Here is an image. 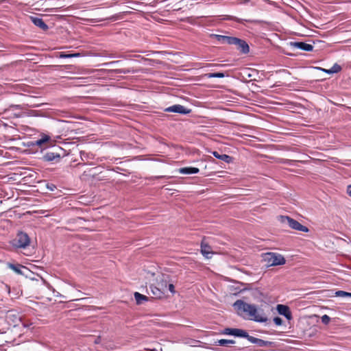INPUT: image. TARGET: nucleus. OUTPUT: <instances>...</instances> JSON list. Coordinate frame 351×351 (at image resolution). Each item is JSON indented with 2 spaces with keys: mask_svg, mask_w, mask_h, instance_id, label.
<instances>
[{
  "mask_svg": "<svg viewBox=\"0 0 351 351\" xmlns=\"http://www.w3.org/2000/svg\"><path fill=\"white\" fill-rule=\"evenodd\" d=\"M29 19L36 26L38 27L41 29L47 30L48 29L47 25L44 22V21L41 18L36 16H30Z\"/></svg>",
  "mask_w": 351,
  "mask_h": 351,
  "instance_id": "9b49d317",
  "label": "nucleus"
},
{
  "mask_svg": "<svg viewBox=\"0 0 351 351\" xmlns=\"http://www.w3.org/2000/svg\"><path fill=\"white\" fill-rule=\"evenodd\" d=\"M168 289L171 293H175L174 285L173 284H169Z\"/></svg>",
  "mask_w": 351,
  "mask_h": 351,
  "instance_id": "cd10ccee",
  "label": "nucleus"
},
{
  "mask_svg": "<svg viewBox=\"0 0 351 351\" xmlns=\"http://www.w3.org/2000/svg\"><path fill=\"white\" fill-rule=\"evenodd\" d=\"M234 45L237 46L238 49H239L241 52L244 53H247L249 52V46L247 44V43L243 40L240 39V42L236 43Z\"/></svg>",
  "mask_w": 351,
  "mask_h": 351,
  "instance_id": "dca6fc26",
  "label": "nucleus"
},
{
  "mask_svg": "<svg viewBox=\"0 0 351 351\" xmlns=\"http://www.w3.org/2000/svg\"><path fill=\"white\" fill-rule=\"evenodd\" d=\"M216 38H217V40L219 41L221 43L223 44H228V45H235L236 43H239L240 39L235 38V37H231V36H221V35H215Z\"/></svg>",
  "mask_w": 351,
  "mask_h": 351,
  "instance_id": "0eeeda50",
  "label": "nucleus"
},
{
  "mask_svg": "<svg viewBox=\"0 0 351 351\" xmlns=\"http://www.w3.org/2000/svg\"><path fill=\"white\" fill-rule=\"evenodd\" d=\"M134 298L137 304H141L143 301L147 300V296L139 293L138 292L134 293Z\"/></svg>",
  "mask_w": 351,
  "mask_h": 351,
  "instance_id": "a211bd4d",
  "label": "nucleus"
},
{
  "mask_svg": "<svg viewBox=\"0 0 351 351\" xmlns=\"http://www.w3.org/2000/svg\"><path fill=\"white\" fill-rule=\"evenodd\" d=\"M336 296L339 297H346L348 295V292H346L343 291H338L335 293Z\"/></svg>",
  "mask_w": 351,
  "mask_h": 351,
  "instance_id": "393cba45",
  "label": "nucleus"
},
{
  "mask_svg": "<svg viewBox=\"0 0 351 351\" xmlns=\"http://www.w3.org/2000/svg\"><path fill=\"white\" fill-rule=\"evenodd\" d=\"M81 56L80 53H60L59 55V58H77Z\"/></svg>",
  "mask_w": 351,
  "mask_h": 351,
  "instance_id": "6ab92c4d",
  "label": "nucleus"
},
{
  "mask_svg": "<svg viewBox=\"0 0 351 351\" xmlns=\"http://www.w3.org/2000/svg\"><path fill=\"white\" fill-rule=\"evenodd\" d=\"M231 19H234V20H235V21H240V19H237V18H235V17H231Z\"/></svg>",
  "mask_w": 351,
  "mask_h": 351,
  "instance_id": "72a5a7b5",
  "label": "nucleus"
},
{
  "mask_svg": "<svg viewBox=\"0 0 351 351\" xmlns=\"http://www.w3.org/2000/svg\"><path fill=\"white\" fill-rule=\"evenodd\" d=\"M2 114V113L0 112V116Z\"/></svg>",
  "mask_w": 351,
  "mask_h": 351,
  "instance_id": "58836bf2",
  "label": "nucleus"
},
{
  "mask_svg": "<svg viewBox=\"0 0 351 351\" xmlns=\"http://www.w3.org/2000/svg\"><path fill=\"white\" fill-rule=\"evenodd\" d=\"M116 62H110V63H107L106 64H114V63H116Z\"/></svg>",
  "mask_w": 351,
  "mask_h": 351,
  "instance_id": "f704fd0d",
  "label": "nucleus"
},
{
  "mask_svg": "<svg viewBox=\"0 0 351 351\" xmlns=\"http://www.w3.org/2000/svg\"><path fill=\"white\" fill-rule=\"evenodd\" d=\"M341 70V66L337 63L334 64L333 66L330 68V72H332L333 73H337L339 72Z\"/></svg>",
  "mask_w": 351,
  "mask_h": 351,
  "instance_id": "5701e85b",
  "label": "nucleus"
},
{
  "mask_svg": "<svg viewBox=\"0 0 351 351\" xmlns=\"http://www.w3.org/2000/svg\"><path fill=\"white\" fill-rule=\"evenodd\" d=\"M347 193L351 197V184L348 186Z\"/></svg>",
  "mask_w": 351,
  "mask_h": 351,
  "instance_id": "c756f323",
  "label": "nucleus"
},
{
  "mask_svg": "<svg viewBox=\"0 0 351 351\" xmlns=\"http://www.w3.org/2000/svg\"><path fill=\"white\" fill-rule=\"evenodd\" d=\"M212 154L217 159L223 160L226 163H230L232 161V158L231 156L227 154H220L219 152L214 151L212 152Z\"/></svg>",
  "mask_w": 351,
  "mask_h": 351,
  "instance_id": "4468645a",
  "label": "nucleus"
},
{
  "mask_svg": "<svg viewBox=\"0 0 351 351\" xmlns=\"http://www.w3.org/2000/svg\"><path fill=\"white\" fill-rule=\"evenodd\" d=\"M130 71L128 70H120L119 73H129Z\"/></svg>",
  "mask_w": 351,
  "mask_h": 351,
  "instance_id": "2f4dec72",
  "label": "nucleus"
},
{
  "mask_svg": "<svg viewBox=\"0 0 351 351\" xmlns=\"http://www.w3.org/2000/svg\"><path fill=\"white\" fill-rule=\"evenodd\" d=\"M291 45L305 51H311L313 49V46L312 45L303 42L291 43Z\"/></svg>",
  "mask_w": 351,
  "mask_h": 351,
  "instance_id": "9d476101",
  "label": "nucleus"
},
{
  "mask_svg": "<svg viewBox=\"0 0 351 351\" xmlns=\"http://www.w3.org/2000/svg\"><path fill=\"white\" fill-rule=\"evenodd\" d=\"M11 243L15 248H25L29 245L30 239L27 234L19 232Z\"/></svg>",
  "mask_w": 351,
  "mask_h": 351,
  "instance_id": "7ed1b4c3",
  "label": "nucleus"
},
{
  "mask_svg": "<svg viewBox=\"0 0 351 351\" xmlns=\"http://www.w3.org/2000/svg\"><path fill=\"white\" fill-rule=\"evenodd\" d=\"M201 252L207 258H210L213 254L211 247L203 240L201 243Z\"/></svg>",
  "mask_w": 351,
  "mask_h": 351,
  "instance_id": "f8f14e48",
  "label": "nucleus"
},
{
  "mask_svg": "<svg viewBox=\"0 0 351 351\" xmlns=\"http://www.w3.org/2000/svg\"><path fill=\"white\" fill-rule=\"evenodd\" d=\"M178 171L181 174H195L197 173L199 170L196 167H189L180 168Z\"/></svg>",
  "mask_w": 351,
  "mask_h": 351,
  "instance_id": "2eb2a0df",
  "label": "nucleus"
},
{
  "mask_svg": "<svg viewBox=\"0 0 351 351\" xmlns=\"http://www.w3.org/2000/svg\"><path fill=\"white\" fill-rule=\"evenodd\" d=\"M60 158V154L49 152L43 155V160L45 162H58Z\"/></svg>",
  "mask_w": 351,
  "mask_h": 351,
  "instance_id": "1a4fd4ad",
  "label": "nucleus"
},
{
  "mask_svg": "<svg viewBox=\"0 0 351 351\" xmlns=\"http://www.w3.org/2000/svg\"><path fill=\"white\" fill-rule=\"evenodd\" d=\"M245 338H247L248 340L252 342V343H256L259 339H257V338H255L254 337H252V336H249L248 337H245Z\"/></svg>",
  "mask_w": 351,
  "mask_h": 351,
  "instance_id": "bb28decb",
  "label": "nucleus"
},
{
  "mask_svg": "<svg viewBox=\"0 0 351 351\" xmlns=\"http://www.w3.org/2000/svg\"><path fill=\"white\" fill-rule=\"evenodd\" d=\"M274 322L277 326H281L282 324V319L279 317H275L274 318Z\"/></svg>",
  "mask_w": 351,
  "mask_h": 351,
  "instance_id": "a878e982",
  "label": "nucleus"
},
{
  "mask_svg": "<svg viewBox=\"0 0 351 351\" xmlns=\"http://www.w3.org/2000/svg\"><path fill=\"white\" fill-rule=\"evenodd\" d=\"M165 111L168 112H175L182 114H189L191 110L190 109L186 108L184 106L180 104H175L165 108Z\"/></svg>",
  "mask_w": 351,
  "mask_h": 351,
  "instance_id": "39448f33",
  "label": "nucleus"
},
{
  "mask_svg": "<svg viewBox=\"0 0 351 351\" xmlns=\"http://www.w3.org/2000/svg\"><path fill=\"white\" fill-rule=\"evenodd\" d=\"M13 107L17 108V109H22L20 105L14 106Z\"/></svg>",
  "mask_w": 351,
  "mask_h": 351,
  "instance_id": "473e14b6",
  "label": "nucleus"
},
{
  "mask_svg": "<svg viewBox=\"0 0 351 351\" xmlns=\"http://www.w3.org/2000/svg\"><path fill=\"white\" fill-rule=\"evenodd\" d=\"M8 267L18 274H23L22 269H27L25 267L19 264L14 265L12 263H8Z\"/></svg>",
  "mask_w": 351,
  "mask_h": 351,
  "instance_id": "f3484780",
  "label": "nucleus"
},
{
  "mask_svg": "<svg viewBox=\"0 0 351 351\" xmlns=\"http://www.w3.org/2000/svg\"><path fill=\"white\" fill-rule=\"evenodd\" d=\"M233 306L237 313L250 320L263 323L267 321V317L261 309H258L254 304H247L241 300H237Z\"/></svg>",
  "mask_w": 351,
  "mask_h": 351,
  "instance_id": "f257e3e1",
  "label": "nucleus"
},
{
  "mask_svg": "<svg viewBox=\"0 0 351 351\" xmlns=\"http://www.w3.org/2000/svg\"><path fill=\"white\" fill-rule=\"evenodd\" d=\"M263 258L266 265L268 267L282 265L286 263L285 258L282 255L274 252L265 253Z\"/></svg>",
  "mask_w": 351,
  "mask_h": 351,
  "instance_id": "f03ea898",
  "label": "nucleus"
},
{
  "mask_svg": "<svg viewBox=\"0 0 351 351\" xmlns=\"http://www.w3.org/2000/svg\"><path fill=\"white\" fill-rule=\"evenodd\" d=\"M322 71H324L325 73H328V74H332L333 73L332 72H330V69H320Z\"/></svg>",
  "mask_w": 351,
  "mask_h": 351,
  "instance_id": "c85d7f7f",
  "label": "nucleus"
},
{
  "mask_svg": "<svg viewBox=\"0 0 351 351\" xmlns=\"http://www.w3.org/2000/svg\"><path fill=\"white\" fill-rule=\"evenodd\" d=\"M222 333L224 335H234L240 337H248V334L246 331L238 328H226L223 330Z\"/></svg>",
  "mask_w": 351,
  "mask_h": 351,
  "instance_id": "423d86ee",
  "label": "nucleus"
},
{
  "mask_svg": "<svg viewBox=\"0 0 351 351\" xmlns=\"http://www.w3.org/2000/svg\"><path fill=\"white\" fill-rule=\"evenodd\" d=\"M205 76L208 78H213V77H218V78H222L224 77L225 75L223 73H209L205 74Z\"/></svg>",
  "mask_w": 351,
  "mask_h": 351,
  "instance_id": "412c9836",
  "label": "nucleus"
},
{
  "mask_svg": "<svg viewBox=\"0 0 351 351\" xmlns=\"http://www.w3.org/2000/svg\"><path fill=\"white\" fill-rule=\"evenodd\" d=\"M49 142H51V136L45 134H41L40 138L36 140L35 145L41 147L45 143Z\"/></svg>",
  "mask_w": 351,
  "mask_h": 351,
  "instance_id": "ddd939ff",
  "label": "nucleus"
},
{
  "mask_svg": "<svg viewBox=\"0 0 351 351\" xmlns=\"http://www.w3.org/2000/svg\"><path fill=\"white\" fill-rule=\"evenodd\" d=\"M321 320H322V322L324 324H328V323L330 322V318L329 316H328L327 315H324L322 317H321Z\"/></svg>",
  "mask_w": 351,
  "mask_h": 351,
  "instance_id": "b1692460",
  "label": "nucleus"
},
{
  "mask_svg": "<svg viewBox=\"0 0 351 351\" xmlns=\"http://www.w3.org/2000/svg\"><path fill=\"white\" fill-rule=\"evenodd\" d=\"M150 289H151V291H152L153 295L155 297L160 298L163 294V291H161L160 289H159L158 287L151 286Z\"/></svg>",
  "mask_w": 351,
  "mask_h": 351,
  "instance_id": "aec40b11",
  "label": "nucleus"
},
{
  "mask_svg": "<svg viewBox=\"0 0 351 351\" xmlns=\"http://www.w3.org/2000/svg\"><path fill=\"white\" fill-rule=\"evenodd\" d=\"M348 297H351V293H348Z\"/></svg>",
  "mask_w": 351,
  "mask_h": 351,
  "instance_id": "c9c22d12",
  "label": "nucleus"
},
{
  "mask_svg": "<svg viewBox=\"0 0 351 351\" xmlns=\"http://www.w3.org/2000/svg\"><path fill=\"white\" fill-rule=\"evenodd\" d=\"M84 155V153L81 152V156L82 157V156Z\"/></svg>",
  "mask_w": 351,
  "mask_h": 351,
  "instance_id": "4c0bfd02",
  "label": "nucleus"
},
{
  "mask_svg": "<svg viewBox=\"0 0 351 351\" xmlns=\"http://www.w3.org/2000/svg\"><path fill=\"white\" fill-rule=\"evenodd\" d=\"M235 341L230 339H220L218 341V343L221 346H227L228 344H233Z\"/></svg>",
  "mask_w": 351,
  "mask_h": 351,
  "instance_id": "4be33fe9",
  "label": "nucleus"
},
{
  "mask_svg": "<svg viewBox=\"0 0 351 351\" xmlns=\"http://www.w3.org/2000/svg\"><path fill=\"white\" fill-rule=\"evenodd\" d=\"M276 309L280 315L285 316L288 320L291 319L292 315L288 306L278 304Z\"/></svg>",
  "mask_w": 351,
  "mask_h": 351,
  "instance_id": "6e6552de",
  "label": "nucleus"
},
{
  "mask_svg": "<svg viewBox=\"0 0 351 351\" xmlns=\"http://www.w3.org/2000/svg\"><path fill=\"white\" fill-rule=\"evenodd\" d=\"M47 188L50 190V191H53L54 189L56 188V186L54 185H51V186H47Z\"/></svg>",
  "mask_w": 351,
  "mask_h": 351,
  "instance_id": "7c9ffc66",
  "label": "nucleus"
},
{
  "mask_svg": "<svg viewBox=\"0 0 351 351\" xmlns=\"http://www.w3.org/2000/svg\"><path fill=\"white\" fill-rule=\"evenodd\" d=\"M281 218H282V222L285 224H287L292 229L299 230L301 232H307L308 231V229L307 227L302 225L298 221H296L288 216L281 217Z\"/></svg>",
  "mask_w": 351,
  "mask_h": 351,
  "instance_id": "20e7f679",
  "label": "nucleus"
},
{
  "mask_svg": "<svg viewBox=\"0 0 351 351\" xmlns=\"http://www.w3.org/2000/svg\"><path fill=\"white\" fill-rule=\"evenodd\" d=\"M66 66V67H70V66H71V65H66V66Z\"/></svg>",
  "mask_w": 351,
  "mask_h": 351,
  "instance_id": "e433bc0d",
  "label": "nucleus"
}]
</instances>
